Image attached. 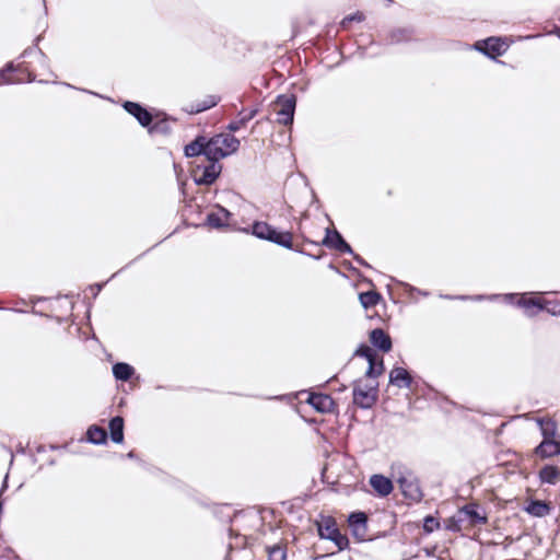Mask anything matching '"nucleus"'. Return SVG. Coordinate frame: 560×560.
Instances as JSON below:
<instances>
[{
    "instance_id": "obj_45",
    "label": "nucleus",
    "mask_w": 560,
    "mask_h": 560,
    "mask_svg": "<svg viewBox=\"0 0 560 560\" xmlns=\"http://www.w3.org/2000/svg\"><path fill=\"white\" fill-rule=\"evenodd\" d=\"M126 457H127V458H129V459H137V458H138V456H137V454H136V452H135V451H130V452H128V453L126 454Z\"/></svg>"
},
{
    "instance_id": "obj_13",
    "label": "nucleus",
    "mask_w": 560,
    "mask_h": 560,
    "mask_svg": "<svg viewBox=\"0 0 560 560\" xmlns=\"http://www.w3.org/2000/svg\"><path fill=\"white\" fill-rule=\"evenodd\" d=\"M215 211H211L207 214L205 225L215 230H222L229 226V220L232 213L223 206L215 205Z\"/></svg>"
},
{
    "instance_id": "obj_24",
    "label": "nucleus",
    "mask_w": 560,
    "mask_h": 560,
    "mask_svg": "<svg viewBox=\"0 0 560 560\" xmlns=\"http://www.w3.org/2000/svg\"><path fill=\"white\" fill-rule=\"evenodd\" d=\"M85 436L86 442L94 445H104L108 440L107 431L97 424L90 425L86 430Z\"/></svg>"
},
{
    "instance_id": "obj_18",
    "label": "nucleus",
    "mask_w": 560,
    "mask_h": 560,
    "mask_svg": "<svg viewBox=\"0 0 560 560\" xmlns=\"http://www.w3.org/2000/svg\"><path fill=\"white\" fill-rule=\"evenodd\" d=\"M370 485L375 493L381 498L389 495L394 490L392 480L381 474L372 475L370 477Z\"/></svg>"
},
{
    "instance_id": "obj_17",
    "label": "nucleus",
    "mask_w": 560,
    "mask_h": 560,
    "mask_svg": "<svg viewBox=\"0 0 560 560\" xmlns=\"http://www.w3.org/2000/svg\"><path fill=\"white\" fill-rule=\"evenodd\" d=\"M369 339L371 345L382 351L387 353L393 348V341L388 332H386L383 328H374L369 334Z\"/></svg>"
},
{
    "instance_id": "obj_36",
    "label": "nucleus",
    "mask_w": 560,
    "mask_h": 560,
    "mask_svg": "<svg viewBox=\"0 0 560 560\" xmlns=\"http://www.w3.org/2000/svg\"><path fill=\"white\" fill-rule=\"evenodd\" d=\"M440 528V522L436 517L429 514L423 518V532L427 534L433 533L435 529Z\"/></svg>"
},
{
    "instance_id": "obj_47",
    "label": "nucleus",
    "mask_w": 560,
    "mask_h": 560,
    "mask_svg": "<svg viewBox=\"0 0 560 560\" xmlns=\"http://www.w3.org/2000/svg\"><path fill=\"white\" fill-rule=\"evenodd\" d=\"M328 267H329V269L335 270L336 272H338V268L334 264L330 262L328 265Z\"/></svg>"
},
{
    "instance_id": "obj_33",
    "label": "nucleus",
    "mask_w": 560,
    "mask_h": 560,
    "mask_svg": "<svg viewBox=\"0 0 560 560\" xmlns=\"http://www.w3.org/2000/svg\"><path fill=\"white\" fill-rule=\"evenodd\" d=\"M500 295L498 294H492L490 296H486V295H482V294H478V295H451V294H441L440 298L441 299H444V300H462V301H467V300H474V301H483L486 299H489V300H497Z\"/></svg>"
},
{
    "instance_id": "obj_25",
    "label": "nucleus",
    "mask_w": 560,
    "mask_h": 560,
    "mask_svg": "<svg viewBox=\"0 0 560 560\" xmlns=\"http://www.w3.org/2000/svg\"><path fill=\"white\" fill-rule=\"evenodd\" d=\"M550 504L546 501L532 499L528 501L524 511L535 517H544L550 513Z\"/></svg>"
},
{
    "instance_id": "obj_15",
    "label": "nucleus",
    "mask_w": 560,
    "mask_h": 560,
    "mask_svg": "<svg viewBox=\"0 0 560 560\" xmlns=\"http://www.w3.org/2000/svg\"><path fill=\"white\" fill-rule=\"evenodd\" d=\"M388 382L390 385L396 386L398 388H408L412 389L413 387V377L411 373L401 366H394L388 375Z\"/></svg>"
},
{
    "instance_id": "obj_16",
    "label": "nucleus",
    "mask_w": 560,
    "mask_h": 560,
    "mask_svg": "<svg viewBox=\"0 0 560 560\" xmlns=\"http://www.w3.org/2000/svg\"><path fill=\"white\" fill-rule=\"evenodd\" d=\"M306 401L320 413L332 412L336 406L335 400L329 395L323 393H311Z\"/></svg>"
},
{
    "instance_id": "obj_29",
    "label": "nucleus",
    "mask_w": 560,
    "mask_h": 560,
    "mask_svg": "<svg viewBox=\"0 0 560 560\" xmlns=\"http://www.w3.org/2000/svg\"><path fill=\"white\" fill-rule=\"evenodd\" d=\"M242 110L238 115L241 116L237 120H232L226 126V129L231 132L238 131L242 127H244L248 121H250L257 114L258 109L253 108L246 115H243Z\"/></svg>"
},
{
    "instance_id": "obj_28",
    "label": "nucleus",
    "mask_w": 560,
    "mask_h": 560,
    "mask_svg": "<svg viewBox=\"0 0 560 560\" xmlns=\"http://www.w3.org/2000/svg\"><path fill=\"white\" fill-rule=\"evenodd\" d=\"M382 300V295L374 291L369 290L359 293V301L364 310L372 308L376 306Z\"/></svg>"
},
{
    "instance_id": "obj_12",
    "label": "nucleus",
    "mask_w": 560,
    "mask_h": 560,
    "mask_svg": "<svg viewBox=\"0 0 560 560\" xmlns=\"http://www.w3.org/2000/svg\"><path fill=\"white\" fill-rule=\"evenodd\" d=\"M348 525L352 536L358 541H364L368 533V515L362 511L351 512L348 516Z\"/></svg>"
},
{
    "instance_id": "obj_43",
    "label": "nucleus",
    "mask_w": 560,
    "mask_h": 560,
    "mask_svg": "<svg viewBox=\"0 0 560 560\" xmlns=\"http://www.w3.org/2000/svg\"><path fill=\"white\" fill-rule=\"evenodd\" d=\"M105 283H94L90 287L92 291H94V296H96L103 289Z\"/></svg>"
},
{
    "instance_id": "obj_35",
    "label": "nucleus",
    "mask_w": 560,
    "mask_h": 560,
    "mask_svg": "<svg viewBox=\"0 0 560 560\" xmlns=\"http://www.w3.org/2000/svg\"><path fill=\"white\" fill-rule=\"evenodd\" d=\"M353 357L363 358L369 363L370 360H373L376 357V354H375V352L373 351V349L369 345L362 342L355 349V351L353 353Z\"/></svg>"
},
{
    "instance_id": "obj_22",
    "label": "nucleus",
    "mask_w": 560,
    "mask_h": 560,
    "mask_svg": "<svg viewBox=\"0 0 560 560\" xmlns=\"http://www.w3.org/2000/svg\"><path fill=\"white\" fill-rule=\"evenodd\" d=\"M108 429L110 432V440L116 444H121L124 442V429L125 421L121 416H115L110 418L108 422Z\"/></svg>"
},
{
    "instance_id": "obj_32",
    "label": "nucleus",
    "mask_w": 560,
    "mask_h": 560,
    "mask_svg": "<svg viewBox=\"0 0 560 560\" xmlns=\"http://www.w3.org/2000/svg\"><path fill=\"white\" fill-rule=\"evenodd\" d=\"M220 145L224 149V152H229V155L235 153L240 148V140L232 135H220Z\"/></svg>"
},
{
    "instance_id": "obj_1",
    "label": "nucleus",
    "mask_w": 560,
    "mask_h": 560,
    "mask_svg": "<svg viewBox=\"0 0 560 560\" xmlns=\"http://www.w3.org/2000/svg\"><path fill=\"white\" fill-rule=\"evenodd\" d=\"M242 231L283 248L294 249L293 234L290 231H281L265 221L255 220L248 228H244Z\"/></svg>"
},
{
    "instance_id": "obj_38",
    "label": "nucleus",
    "mask_w": 560,
    "mask_h": 560,
    "mask_svg": "<svg viewBox=\"0 0 560 560\" xmlns=\"http://www.w3.org/2000/svg\"><path fill=\"white\" fill-rule=\"evenodd\" d=\"M363 19H364L363 13H361V12H355V13H352V14H349V15L345 16V18L342 19V21H341V23H340V24H341V26H342L343 28H347V27H348V25H349L351 22H361V21H363Z\"/></svg>"
},
{
    "instance_id": "obj_6",
    "label": "nucleus",
    "mask_w": 560,
    "mask_h": 560,
    "mask_svg": "<svg viewBox=\"0 0 560 560\" xmlns=\"http://www.w3.org/2000/svg\"><path fill=\"white\" fill-rule=\"evenodd\" d=\"M298 97L295 94H280L276 97L277 121L281 125L289 126L293 122Z\"/></svg>"
},
{
    "instance_id": "obj_27",
    "label": "nucleus",
    "mask_w": 560,
    "mask_h": 560,
    "mask_svg": "<svg viewBox=\"0 0 560 560\" xmlns=\"http://www.w3.org/2000/svg\"><path fill=\"white\" fill-rule=\"evenodd\" d=\"M536 423L539 427L542 440H555L557 434V424L553 420L549 418H538Z\"/></svg>"
},
{
    "instance_id": "obj_34",
    "label": "nucleus",
    "mask_w": 560,
    "mask_h": 560,
    "mask_svg": "<svg viewBox=\"0 0 560 560\" xmlns=\"http://www.w3.org/2000/svg\"><path fill=\"white\" fill-rule=\"evenodd\" d=\"M268 553V560H285L287 551L285 548L281 545H273L266 547Z\"/></svg>"
},
{
    "instance_id": "obj_26",
    "label": "nucleus",
    "mask_w": 560,
    "mask_h": 560,
    "mask_svg": "<svg viewBox=\"0 0 560 560\" xmlns=\"http://www.w3.org/2000/svg\"><path fill=\"white\" fill-rule=\"evenodd\" d=\"M540 483L556 485L560 479V468L556 465H545L538 472Z\"/></svg>"
},
{
    "instance_id": "obj_48",
    "label": "nucleus",
    "mask_w": 560,
    "mask_h": 560,
    "mask_svg": "<svg viewBox=\"0 0 560 560\" xmlns=\"http://www.w3.org/2000/svg\"><path fill=\"white\" fill-rule=\"evenodd\" d=\"M45 298H35L32 300L33 303H37V302H40V301H44Z\"/></svg>"
},
{
    "instance_id": "obj_50",
    "label": "nucleus",
    "mask_w": 560,
    "mask_h": 560,
    "mask_svg": "<svg viewBox=\"0 0 560 560\" xmlns=\"http://www.w3.org/2000/svg\"><path fill=\"white\" fill-rule=\"evenodd\" d=\"M346 388H347V387H346L345 385H341V386H339V389H338V390H339V392H343V390H346Z\"/></svg>"
},
{
    "instance_id": "obj_31",
    "label": "nucleus",
    "mask_w": 560,
    "mask_h": 560,
    "mask_svg": "<svg viewBox=\"0 0 560 560\" xmlns=\"http://www.w3.org/2000/svg\"><path fill=\"white\" fill-rule=\"evenodd\" d=\"M203 136H197L192 141L184 147V154L186 158H197L202 155Z\"/></svg>"
},
{
    "instance_id": "obj_4",
    "label": "nucleus",
    "mask_w": 560,
    "mask_h": 560,
    "mask_svg": "<svg viewBox=\"0 0 560 560\" xmlns=\"http://www.w3.org/2000/svg\"><path fill=\"white\" fill-rule=\"evenodd\" d=\"M378 399V382L371 381L363 384L362 378L352 383V401L361 409L372 408Z\"/></svg>"
},
{
    "instance_id": "obj_44",
    "label": "nucleus",
    "mask_w": 560,
    "mask_h": 560,
    "mask_svg": "<svg viewBox=\"0 0 560 560\" xmlns=\"http://www.w3.org/2000/svg\"><path fill=\"white\" fill-rule=\"evenodd\" d=\"M407 287H408L410 290H412V291H417V292H419V293H420L421 295H423V296H428V295H429V292H427V291H421V290L416 289V288H413V287H410V285H408V284H407Z\"/></svg>"
},
{
    "instance_id": "obj_5",
    "label": "nucleus",
    "mask_w": 560,
    "mask_h": 560,
    "mask_svg": "<svg viewBox=\"0 0 560 560\" xmlns=\"http://www.w3.org/2000/svg\"><path fill=\"white\" fill-rule=\"evenodd\" d=\"M396 481L406 499L415 503L422 501L424 493L420 486L418 476L412 470L405 469L404 471H400Z\"/></svg>"
},
{
    "instance_id": "obj_23",
    "label": "nucleus",
    "mask_w": 560,
    "mask_h": 560,
    "mask_svg": "<svg viewBox=\"0 0 560 560\" xmlns=\"http://www.w3.org/2000/svg\"><path fill=\"white\" fill-rule=\"evenodd\" d=\"M113 376L116 381L128 382L136 374L135 368L127 362H116L112 365Z\"/></svg>"
},
{
    "instance_id": "obj_8",
    "label": "nucleus",
    "mask_w": 560,
    "mask_h": 560,
    "mask_svg": "<svg viewBox=\"0 0 560 560\" xmlns=\"http://www.w3.org/2000/svg\"><path fill=\"white\" fill-rule=\"evenodd\" d=\"M314 245H322L329 249H335L341 254H353L351 245L345 240L341 233L336 229L327 228L325 230V236L320 243L311 242Z\"/></svg>"
},
{
    "instance_id": "obj_41",
    "label": "nucleus",
    "mask_w": 560,
    "mask_h": 560,
    "mask_svg": "<svg viewBox=\"0 0 560 560\" xmlns=\"http://www.w3.org/2000/svg\"><path fill=\"white\" fill-rule=\"evenodd\" d=\"M294 252L301 254V255H304V256H307V257H311L312 259L314 260H320L326 254L325 252H319V254L317 255H314V254H311L308 252H305L303 248H300V247H294L293 249Z\"/></svg>"
},
{
    "instance_id": "obj_11",
    "label": "nucleus",
    "mask_w": 560,
    "mask_h": 560,
    "mask_svg": "<svg viewBox=\"0 0 560 560\" xmlns=\"http://www.w3.org/2000/svg\"><path fill=\"white\" fill-rule=\"evenodd\" d=\"M122 108L132 117L137 119L140 126L147 128L153 122L152 113L141 103L125 101Z\"/></svg>"
},
{
    "instance_id": "obj_2",
    "label": "nucleus",
    "mask_w": 560,
    "mask_h": 560,
    "mask_svg": "<svg viewBox=\"0 0 560 560\" xmlns=\"http://www.w3.org/2000/svg\"><path fill=\"white\" fill-rule=\"evenodd\" d=\"M505 302L516 304L526 311L527 316L536 315L537 311H546L551 316H560V304L558 302H547L533 296L532 293H506L503 295Z\"/></svg>"
},
{
    "instance_id": "obj_10",
    "label": "nucleus",
    "mask_w": 560,
    "mask_h": 560,
    "mask_svg": "<svg viewBox=\"0 0 560 560\" xmlns=\"http://www.w3.org/2000/svg\"><path fill=\"white\" fill-rule=\"evenodd\" d=\"M221 136H213L207 138L203 136L202 155L207 159L208 163L220 164V160L229 156V152L220 145Z\"/></svg>"
},
{
    "instance_id": "obj_19",
    "label": "nucleus",
    "mask_w": 560,
    "mask_h": 560,
    "mask_svg": "<svg viewBox=\"0 0 560 560\" xmlns=\"http://www.w3.org/2000/svg\"><path fill=\"white\" fill-rule=\"evenodd\" d=\"M459 512L469 518L471 525L486 524L488 522L486 513L481 511L480 505L477 503L465 504L459 509Z\"/></svg>"
},
{
    "instance_id": "obj_39",
    "label": "nucleus",
    "mask_w": 560,
    "mask_h": 560,
    "mask_svg": "<svg viewBox=\"0 0 560 560\" xmlns=\"http://www.w3.org/2000/svg\"><path fill=\"white\" fill-rule=\"evenodd\" d=\"M147 128H148L150 133H154V132L166 133L168 131V129H170L168 125L164 120L158 121L155 124L152 122L150 125V127H147Z\"/></svg>"
},
{
    "instance_id": "obj_53",
    "label": "nucleus",
    "mask_w": 560,
    "mask_h": 560,
    "mask_svg": "<svg viewBox=\"0 0 560 560\" xmlns=\"http://www.w3.org/2000/svg\"><path fill=\"white\" fill-rule=\"evenodd\" d=\"M38 52H39V55H40L42 57H45V55L43 54V51H42V50H38Z\"/></svg>"
},
{
    "instance_id": "obj_21",
    "label": "nucleus",
    "mask_w": 560,
    "mask_h": 560,
    "mask_svg": "<svg viewBox=\"0 0 560 560\" xmlns=\"http://www.w3.org/2000/svg\"><path fill=\"white\" fill-rule=\"evenodd\" d=\"M534 454L542 459L560 454V442L542 440L535 448Z\"/></svg>"
},
{
    "instance_id": "obj_37",
    "label": "nucleus",
    "mask_w": 560,
    "mask_h": 560,
    "mask_svg": "<svg viewBox=\"0 0 560 560\" xmlns=\"http://www.w3.org/2000/svg\"><path fill=\"white\" fill-rule=\"evenodd\" d=\"M16 71V67L12 61L5 63V66L0 69V77L3 80L4 83H12V80L7 78V74L13 73Z\"/></svg>"
},
{
    "instance_id": "obj_40",
    "label": "nucleus",
    "mask_w": 560,
    "mask_h": 560,
    "mask_svg": "<svg viewBox=\"0 0 560 560\" xmlns=\"http://www.w3.org/2000/svg\"><path fill=\"white\" fill-rule=\"evenodd\" d=\"M460 522L456 520L455 517H450L446 520L445 528L451 532H458L460 530Z\"/></svg>"
},
{
    "instance_id": "obj_46",
    "label": "nucleus",
    "mask_w": 560,
    "mask_h": 560,
    "mask_svg": "<svg viewBox=\"0 0 560 560\" xmlns=\"http://www.w3.org/2000/svg\"><path fill=\"white\" fill-rule=\"evenodd\" d=\"M32 313L35 314V315H39V316H46L44 313L38 312V311L34 310V308L32 310Z\"/></svg>"
},
{
    "instance_id": "obj_14",
    "label": "nucleus",
    "mask_w": 560,
    "mask_h": 560,
    "mask_svg": "<svg viewBox=\"0 0 560 560\" xmlns=\"http://www.w3.org/2000/svg\"><path fill=\"white\" fill-rule=\"evenodd\" d=\"M416 40V30L412 26L392 28L386 36L387 45L408 44Z\"/></svg>"
},
{
    "instance_id": "obj_55",
    "label": "nucleus",
    "mask_w": 560,
    "mask_h": 560,
    "mask_svg": "<svg viewBox=\"0 0 560 560\" xmlns=\"http://www.w3.org/2000/svg\"><path fill=\"white\" fill-rule=\"evenodd\" d=\"M559 21H560V15H559Z\"/></svg>"
},
{
    "instance_id": "obj_54",
    "label": "nucleus",
    "mask_w": 560,
    "mask_h": 560,
    "mask_svg": "<svg viewBox=\"0 0 560 560\" xmlns=\"http://www.w3.org/2000/svg\"><path fill=\"white\" fill-rule=\"evenodd\" d=\"M14 311L18 312V313H23L24 312L22 310H14Z\"/></svg>"
},
{
    "instance_id": "obj_9",
    "label": "nucleus",
    "mask_w": 560,
    "mask_h": 560,
    "mask_svg": "<svg viewBox=\"0 0 560 560\" xmlns=\"http://www.w3.org/2000/svg\"><path fill=\"white\" fill-rule=\"evenodd\" d=\"M474 48L492 60H497V57L502 56L508 49L501 37L494 36L476 42Z\"/></svg>"
},
{
    "instance_id": "obj_3",
    "label": "nucleus",
    "mask_w": 560,
    "mask_h": 560,
    "mask_svg": "<svg viewBox=\"0 0 560 560\" xmlns=\"http://www.w3.org/2000/svg\"><path fill=\"white\" fill-rule=\"evenodd\" d=\"M314 525L318 537L334 542L338 551H343L349 548V538L340 532L335 517L320 514V520H316Z\"/></svg>"
},
{
    "instance_id": "obj_52",
    "label": "nucleus",
    "mask_w": 560,
    "mask_h": 560,
    "mask_svg": "<svg viewBox=\"0 0 560 560\" xmlns=\"http://www.w3.org/2000/svg\"><path fill=\"white\" fill-rule=\"evenodd\" d=\"M43 3H44V8H45V13H47L46 1L43 0Z\"/></svg>"
},
{
    "instance_id": "obj_7",
    "label": "nucleus",
    "mask_w": 560,
    "mask_h": 560,
    "mask_svg": "<svg viewBox=\"0 0 560 560\" xmlns=\"http://www.w3.org/2000/svg\"><path fill=\"white\" fill-rule=\"evenodd\" d=\"M222 172V165L207 163L196 165L191 171V177L197 186H211L215 183Z\"/></svg>"
},
{
    "instance_id": "obj_51",
    "label": "nucleus",
    "mask_w": 560,
    "mask_h": 560,
    "mask_svg": "<svg viewBox=\"0 0 560 560\" xmlns=\"http://www.w3.org/2000/svg\"><path fill=\"white\" fill-rule=\"evenodd\" d=\"M556 34H557V36L560 38V27H557V28H556Z\"/></svg>"
},
{
    "instance_id": "obj_30",
    "label": "nucleus",
    "mask_w": 560,
    "mask_h": 560,
    "mask_svg": "<svg viewBox=\"0 0 560 560\" xmlns=\"http://www.w3.org/2000/svg\"><path fill=\"white\" fill-rule=\"evenodd\" d=\"M384 360L382 358L375 357L373 360H370L364 376L366 378L375 381L378 376H381L384 373Z\"/></svg>"
},
{
    "instance_id": "obj_42",
    "label": "nucleus",
    "mask_w": 560,
    "mask_h": 560,
    "mask_svg": "<svg viewBox=\"0 0 560 560\" xmlns=\"http://www.w3.org/2000/svg\"><path fill=\"white\" fill-rule=\"evenodd\" d=\"M351 255H352L353 259H354L359 265H361V266H363V267H366V268H370V267H371V266H370V265H369V264H368V262H366V261H365V260H364L360 255L355 254L354 252H353V254H351Z\"/></svg>"
},
{
    "instance_id": "obj_49",
    "label": "nucleus",
    "mask_w": 560,
    "mask_h": 560,
    "mask_svg": "<svg viewBox=\"0 0 560 560\" xmlns=\"http://www.w3.org/2000/svg\"><path fill=\"white\" fill-rule=\"evenodd\" d=\"M31 52V49H25L24 52L22 54L23 57L27 56L28 54Z\"/></svg>"
},
{
    "instance_id": "obj_20",
    "label": "nucleus",
    "mask_w": 560,
    "mask_h": 560,
    "mask_svg": "<svg viewBox=\"0 0 560 560\" xmlns=\"http://www.w3.org/2000/svg\"><path fill=\"white\" fill-rule=\"evenodd\" d=\"M220 100H221V97L218 95H207L203 100L196 101V102H192L189 105H187L185 110L188 114H192V115L199 114V113L206 112V110L217 106L218 103L220 102Z\"/></svg>"
}]
</instances>
